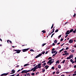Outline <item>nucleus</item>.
I'll list each match as a JSON object with an SVG mask.
<instances>
[{"label":"nucleus","instance_id":"nucleus-62","mask_svg":"<svg viewBox=\"0 0 76 76\" xmlns=\"http://www.w3.org/2000/svg\"><path fill=\"white\" fill-rule=\"evenodd\" d=\"M15 74H14V75H10V76H14L15 75Z\"/></svg>","mask_w":76,"mask_h":76},{"label":"nucleus","instance_id":"nucleus-35","mask_svg":"<svg viewBox=\"0 0 76 76\" xmlns=\"http://www.w3.org/2000/svg\"><path fill=\"white\" fill-rule=\"evenodd\" d=\"M70 61L72 63V62H73V59H71L70 60Z\"/></svg>","mask_w":76,"mask_h":76},{"label":"nucleus","instance_id":"nucleus-21","mask_svg":"<svg viewBox=\"0 0 76 76\" xmlns=\"http://www.w3.org/2000/svg\"><path fill=\"white\" fill-rule=\"evenodd\" d=\"M33 72H35V71H36V69L34 68H33Z\"/></svg>","mask_w":76,"mask_h":76},{"label":"nucleus","instance_id":"nucleus-51","mask_svg":"<svg viewBox=\"0 0 76 76\" xmlns=\"http://www.w3.org/2000/svg\"><path fill=\"white\" fill-rule=\"evenodd\" d=\"M48 53V51H47L45 53V54H47Z\"/></svg>","mask_w":76,"mask_h":76},{"label":"nucleus","instance_id":"nucleus-47","mask_svg":"<svg viewBox=\"0 0 76 76\" xmlns=\"http://www.w3.org/2000/svg\"><path fill=\"white\" fill-rule=\"evenodd\" d=\"M45 53V51H44V52H42V53L43 54H44Z\"/></svg>","mask_w":76,"mask_h":76},{"label":"nucleus","instance_id":"nucleus-26","mask_svg":"<svg viewBox=\"0 0 76 76\" xmlns=\"http://www.w3.org/2000/svg\"><path fill=\"white\" fill-rule=\"evenodd\" d=\"M66 59H67V60L70 59V58L69 56L66 58Z\"/></svg>","mask_w":76,"mask_h":76},{"label":"nucleus","instance_id":"nucleus-5","mask_svg":"<svg viewBox=\"0 0 76 76\" xmlns=\"http://www.w3.org/2000/svg\"><path fill=\"white\" fill-rule=\"evenodd\" d=\"M28 50H29V48L23 49L22 50L23 51V52H26V51H27Z\"/></svg>","mask_w":76,"mask_h":76},{"label":"nucleus","instance_id":"nucleus-38","mask_svg":"<svg viewBox=\"0 0 76 76\" xmlns=\"http://www.w3.org/2000/svg\"><path fill=\"white\" fill-rule=\"evenodd\" d=\"M76 75V73H75L74 74H72V76H75Z\"/></svg>","mask_w":76,"mask_h":76},{"label":"nucleus","instance_id":"nucleus-29","mask_svg":"<svg viewBox=\"0 0 76 76\" xmlns=\"http://www.w3.org/2000/svg\"><path fill=\"white\" fill-rule=\"evenodd\" d=\"M51 69L53 70H54V69H55L54 67V66L52 67L51 68Z\"/></svg>","mask_w":76,"mask_h":76},{"label":"nucleus","instance_id":"nucleus-57","mask_svg":"<svg viewBox=\"0 0 76 76\" xmlns=\"http://www.w3.org/2000/svg\"><path fill=\"white\" fill-rule=\"evenodd\" d=\"M46 45V43H44V44L43 45V46H44V45Z\"/></svg>","mask_w":76,"mask_h":76},{"label":"nucleus","instance_id":"nucleus-2","mask_svg":"<svg viewBox=\"0 0 76 76\" xmlns=\"http://www.w3.org/2000/svg\"><path fill=\"white\" fill-rule=\"evenodd\" d=\"M14 51H16L15 53H14V54H16V53H17L18 54L19 53V50H13Z\"/></svg>","mask_w":76,"mask_h":76},{"label":"nucleus","instance_id":"nucleus-27","mask_svg":"<svg viewBox=\"0 0 76 76\" xmlns=\"http://www.w3.org/2000/svg\"><path fill=\"white\" fill-rule=\"evenodd\" d=\"M58 31V29H56V30L55 31V32H57Z\"/></svg>","mask_w":76,"mask_h":76},{"label":"nucleus","instance_id":"nucleus-39","mask_svg":"<svg viewBox=\"0 0 76 76\" xmlns=\"http://www.w3.org/2000/svg\"><path fill=\"white\" fill-rule=\"evenodd\" d=\"M43 65L44 66H45V65H46V63L45 62L44 64H43Z\"/></svg>","mask_w":76,"mask_h":76},{"label":"nucleus","instance_id":"nucleus-12","mask_svg":"<svg viewBox=\"0 0 76 76\" xmlns=\"http://www.w3.org/2000/svg\"><path fill=\"white\" fill-rule=\"evenodd\" d=\"M73 31V29H71L69 31L70 33H71V32H72Z\"/></svg>","mask_w":76,"mask_h":76},{"label":"nucleus","instance_id":"nucleus-9","mask_svg":"<svg viewBox=\"0 0 76 76\" xmlns=\"http://www.w3.org/2000/svg\"><path fill=\"white\" fill-rule=\"evenodd\" d=\"M73 40L72 39H70L69 41V42L70 43H73Z\"/></svg>","mask_w":76,"mask_h":76},{"label":"nucleus","instance_id":"nucleus-40","mask_svg":"<svg viewBox=\"0 0 76 76\" xmlns=\"http://www.w3.org/2000/svg\"><path fill=\"white\" fill-rule=\"evenodd\" d=\"M39 72H37L36 73V75H38V74H39Z\"/></svg>","mask_w":76,"mask_h":76},{"label":"nucleus","instance_id":"nucleus-64","mask_svg":"<svg viewBox=\"0 0 76 76\" xmlns=\"http://www.w3.org/2000/svg\"><path fill=\"white\" fill-rule=\"evenodd\" d=\"M61 76H65V75H61Z\"/></svg>","mask_w":76,"mask_h":76},{"label":"nucleus","instance_id":"nucleus-11","mask_svg":"<svg viewBox=\"0 0 76 76\" xmlns=\"http://www.w3.org/2000/svg\"><path fill=\"white\" fill-rule=\"evenodd\" d=\"M60 63V62H59V60H58L56 61V64H59Z\"/></svg>","mask_w":76,"mask_h":76},{"label":"nucleus","instance_id":"nucleus-59","mask_svg":"<svg viewBox=\"0 0 76 76\" xmlns=\"http://www.w3.org/2000/svg\"><path fill=\"white\" fill-rule=\"evenodd\" d=\"M33 70V68L31 70H30V71L32 72V71Z\"/></svg>","mask_w":76,"mask_h":76},{"label":"nucleus","instance_id":"nucleus-20","mask_svg":"<svg viewBox=\"0 0 76 76\" xmlns=\"http://www.w3.org/2000/svg\"><path fill=\"white\" fill-rule=\"evenodd\" d=\"M42 32H43V33H45V32H46V31H45V30H43L42 31Z\"/></svg>","mask_w":76,"mask_h":76},{"label":"nucleus","instance_id":"nucleus-8","mask_svg":"<svg viewBox=\"0 0 76 76\" xmlns=\"http://www.w3.org/2000/svg\"><path fill=\"white\" fill-rule=\"evenodd\" d=\"M48 67H49V66H48V65H46L45 66L44 69H45L47 70V69H48Z\"/></svg>","mask_w":76,"mask_h":76},{"label":"nucleus","instance_id":"nucleus-44","mask_svg":"<svg viewBox=\"0 0 76 76\" xmlns=\"http://www.w3.org/2000/svg\"><path fill=\"white\" fill-rule=\"evenodd\" d=\"M51 58H51V57H49V58H48V60L51 59Z\"/></svg>","mask_w":76,"mask_h":76},{"label":"nucleus","instance_id":"nucleus-25","mask_svg":"<svg viewBox=\"0 0 76 76\" xmlns=\"http://www.w3.org/2000/svg\"><path fill=\"white\" fill-rule=\"evenodd\" d=\"M50 63H51L52 64V63H53V62H52V59H50Z\"/></svg>","mask_w":76,"mask_h":76},{"label":"nucleus","instance_id":"nucleus-53","mask_svg":"<svg viewBox=\"0 0 76 76\" xmlns=\"http://www.w3.org/2000/svg\"><path fill=\"white\" fill-rule=\"evenodd\" d=\"M76 16V13H75L74 14V15H73V17H75V16Z\"/></svg>","mask_w":76,"mask_h":76},{"label":"nucleus","instance_id":"nucleus-1","mask_svg":"<svg viewBox=\"0 0 76 76\" xmlns=\"http://www.w3.org/2000/svg\"><path fill=\"white\" fill-rule=\"evenodd\" d=\"M9 74V72L7 73H4L1 75V76H7Z\"/></svg>","mask_w":76,"mask_h":76},{"label":"nucleus","instance_id":"nucleus-10","mask_svg":"<svg viewBox=\"0 0 76 76\" xmlns=\"http://www.w3.org/2000/svg\"><path fill=\"white\" fill-rule=\"evenodd\" d=\"M42 73H44V72H45V69H42Z\"/></svg>","mask_w":76,"mask_h":76},{"label":"nucleus","instance_id":"nucleus-41","mask_svg":"<svg viewBox=\"0 0 76 76\" xmlns=\"http://www.w3.org/2000/svg\"><path fill=\"white\" fill-rule=\"evenodd\" d=\"M55 50V48H53L52 49V51H54Z\"/></svg>","mask_w":76,"mask_h":76},{"label":"nucleus","instance_id":"nucleus-24","mask_svg":"<svg viewBox=\"0 0 76 76\" xmlns=\"http://www.w3.org/2000/svg\"><path fill=\"white\" fill-rule=\"evenodd\" d=\"M30 51H33V52H34V51H35L34 50H33V49H30Z\"/></svg>","mask_w":76,"mask_h":76},{"label":"nucleus","instance_id":"nucleus-33","mask_svg":"<svg viewBox=\"0 0 76 76\" xmlns=\"http://www.w3.org/2000/svg\"><path fill=\"white\" fill-rule=\"evenodd\" d=\"M54 34H55V33H53V34H52V35L51 36V38H52L53 37V35H54Z\"/></svg>","mask_w":76,"mask_h":76},{"label":"nucleus","instance_id":"nucleus-14","mask_svg":"<svg viewBox=\"0 0 76 76\" xmlns=\"http://www.w3.org/2000/svg\"><path fill=\"white\" fill-rule=\"evenodd\" d=\"M11 72H13L14 73H15V71L13 69L12 71H11Z\"/></svg>","mask_w":76,"mask_h":76},{"label":"nucleus","instance_id":"nucleus-13","mask_svg":"<svg viewBox=\"0 0 76 76\" xmlns=\"http://www.w3.org/2000/svg\"><path fill=\"white\" fill-rule=\"evenodd\" d=\"M56 51L55 50L54 51H52V54H54V53H56Z\"/></svg>","mask_w":76,"mask_h":76},{"label":"nucleus","instance_id":"nucleus-55","mask_svg":"<svg viewBox=\"0 0 76 76\" xmlns=\"http://www.w3.org/2000/svg\"><path fill=\"white\" fill-rule=\"evenodd\" d=\"M29 75H30V74H29V73H28L27 74V76H28Z\"/></svg>","mask_w":76,"mask_h":76},{"label":"nucleus","instance_id":"nucleus-3","mask_svg":"<svg viewBox=\"0 0 76 76\" xmlns=\"http://www.w3.org/2000/svg\"><path fill=\"white\" fill-rule=\"evenodd\" d=\"M42 56V54L39 53L38 55L36 56V57L35 58H37L39 57H40V56Z\"/></svg>","mask_w":76,"mask_h":76},{"label":"nucleus","instance_id":"nucleus-54","mask_svg":"<svg viewBox=\"0 0 76 76\" xmlns=\"http://www.w3.org/2000/svg\"><path fill=\"white\" fill-rule=\"evenodd\" d=\"M9 42H10V43H12V41L10 40H9Z\"/></svg>","mask_w":76,"mask_h":76},{"label":"nucleus","instance_id":"nucleus-43","mask_svg":"<svg viewBox=\"0 0 76 76\" xmlns=\"http://www.w3.org/2000/svg\"><path fill=\"white\" fill-rule=\"evenodd\" d=\"M38 68V67H36L35 66H34V68L36 69H37Z\"/></svg>","mask_w":76,"mask_h":76},{"label":"nucleus","instance_id":"nucleus-61","mask_svg":"<svg viewBox=\"0 0 76 76\" xmlns=\"http://www.w3.org/2000/svg\"><path fill=\"white\" fill-rule=\"evenodd\" d=\"M67 51L66 50V51H64V53H67Z\"/></svg>","mask_w":76,"mask_h":76},{"label":"nucleus","instance_id":"nucleus-7","mask_svg":"<svg viewBox=\"0 0 76 76\" xmlns=\"http://www.w3.org/2000/svg\"><path fill=\"white\" fill-rule=\"evenodd\" d=\"M70 31L68 30L66 32V33L65 34L66 35H68V34H70Z\"/></svg>","mask_w":76,"mask_h":76},{"label":"nucleus","instance_id":"nucleus-28","mask_svg":"<svg viewBox=\"0 0 76 76\" xmlns=\"http://www.w3.org/2000/svg\"><path fill=\"white\" fill-rule=\"evenodd\" d=\"M31 75H32V76H34V75H35V73H31Z\"/></svg>","mask_w":76,"mask_h":76},{"label":"nucleus","instance_id":"nucleus-31","mask_svg":"<svg viewBox=\"0 0 76 76\" xmlns=\"http://www.w3.org/2000/svg\"><path fill=\"white\" fill-rule=\"evenodd\" d=\"M56 74H57V75H58V74H59V73H60V72L58 71L56 72Z\"/></svg>","mask_w":76,"mask_h":76},{"label":"nucleus","instance_id":"nucleus-52","mask_svg":"<svg viewBox=\"0 0 76 76\" xmlns=\"http://www.w3.org/2000/svg\"><path fill=\"white\" fill-rule=\"evenodd\" d=\"M45 62V61L44 60V61H42V63H44Z\"/></svg>","mask_w":76,"mask_h":76},{"label":"nucleus","instance_id":"nucleus-45","mask_svg":"<svg viewBox=\"0 0 76 76\" xmlns=\"http://www.w3.org/2000/svg\"><path fill=\"white\" fill-rule=\"evenodd\" d=\"M69 48L67 47V48H66V50H69Z\"/></svg>","mask_w":76,"mask_h":76},{"label":"nucleus","instance_id":"nucleus-37","mask_svg":"<svg viewBox=\"0 0 76 76\" xmlns=\"http://www.w3.org/2000/svg\"><path fill=\"white\" fill-rule=\"evenodd\" d=\"M26 72H27V73L28 72H30V70H28L27 71V70H26Z\"/></svg>","mask_w":76,"mask_h":76},{"label":"nucleus","instance_id":"nucleus-17","mask_svg":"<svg viewBox=\"0 0 76 76\" xmlns=\"http://www.w3.org/2000/svg\"><path fill=\"white\" fill-rule=\"evenodd\" d=\"M65 61H66V60H64V61H63L62 62H61V63H63V64H64Z\"/></svg>","mask_w":76,"mask_h":76},{"label":"nucleus","instance_id":"nucleus-46","mask_svg":"<svg viewBox=\"0 0 76 76\" xmlns=\"http://www.w3.org/2000/svg\"><path fill=\"white\" fill-rule=\"evenodd\" d=\"M23 70V68H22L20 69H19V71H20V70Z\"/></svg>","mask_w":76,"mask_h":76},{"label":"nucleus","instance_id":"nucleus-50","mask_svg":"<svg viewBox=\"0 0 76 76\" xmlns=\"http://www.w3.org/2000/svg\"><path fill=\"white\" fill-rule=\"evenodd\" d=\"M67 36H68V35H66L65 36V38H67Z\"/></svg>","mask_w":76,"mask_h":76},{"label":"nucleus","instance_id":"nucleus-34","mask_svg":"<svg viewBox=\"0 0 76 76\" xmlns=\"http://www.w3.org/2000/svg\"><path fill=\"white\" fill-rule=\"evenodd\" d=\"M71 52H72V53H74V52H75V50H72Z\"/></svg>","mask_w":76,"mask_h":76},{"label":"nucleus","instance_id":"nucleus-15","mask_svg":"<svg viewBox=\"0 0 76 76\" xmlns=\"http://www.w3.org/2000/svg\"><path fill=\"white\" fill-rule=\"evenodd\" d=\"M28 65H29V64H25L24 65V67H25V66H28Z\"/></svg>","mask_w":76,"mask_h":76},{"label":"nucleus","instance_id":"nucleus-49","mask_svg":"<svg viewBox=\"0 0 76 76\" xmlns=\"http://www.w3.org/2000/svg\"><path fill=\"white\" fill-rule=\"evenodd\" d=\"M55 73H56V72H53V75H54V74H55Z\"/></svg>","mask_w":76,"mask_h":76},{"label":"nucleus","instance_id":"nucleus-42","mask_svg":"<svg viewBox=\"0 0 76 76\" xmlns=\"http://www.w3.org/2000/svg\"><path fill=\"white\" fill-rule=\"evenodd\" d=\"M63 41V38H61V40H60V41Z\"/></svg>","mask_w":76,"mask_h":76},{"label":"nucleus","instance_id":"nucleus-6","mask_svg":"<svg viewBox=\"0 0 76 76\" xmlns=\"http://www.w3.org/2000/svg\"><path fill=\"white\" fill-rule=\"evenodd\" d=\"M21 73H27L26 72V70H24L22 71Z\"/></svg>","mask_w":76,"mask_h":76},{"label":"nucleus","instance_id":"nucleus-22","mask_svg":"<svg viewBox=\"0 0 76 76\" xmlns=\"http://www.w3.org/2000/svg\"><path fill=\"white\" fill-rule=\"evenodd\" d=\"M70 56L72 58H73V54H71L70 55Z\"/></svg>","mask_w":76,"mask_h":76},{"label":"nucleus","instance_id":"nucleus-23","mask_svg":"<svg viewBox=\"0 0 76 76\" xmlns=\"http://www.w3.org/2000/svg\"><path fill=\"white\" fill-rule=\"evenodd\" d=\"M65 56H68V55H69V53H65Z\"/></svg>","mask_w":76,"mask_h":76},{"label":"nucleus","instance_id":"nucleus-36","mask_svg":"<svg viewBox=\"0 0 76 76\" xmlns=\"http://www.w3.org/2000/svg\"><path fill=\"white\" fill-rule=\"evenodd\" d=\"M61 35H59L58 37V39L61 38Z\"/></svg>","mask_w":76,"mask_h":76},{"label":"nucleus","instance_id":"nucleus-60","mask_svg":"<svg viewBox=\"0 0 76 76\" xmlns=\"http://www.w3.org/2000/svg\"><path fill=\"white\" fill-rule=\"evenodd\" d=\"M52 45H53V46H54V45H55V44H54V43H53Z\"/></svg>","mask_w":76,"mask_h":76},{"label":"nucleus","instance_id":"nucleus-56","mask_svg":"<svg viewBox=\"0 0 76 76\" xmlns=\"http://www.w3.org/2000/svg\"><path fill=\"white\" fill-rule=\"evenodd\" d=\"M64 48H63V49H61V50L62 51H63V50H64Z\"/></svg>","mask_w":76,"mask_h":76},{"label":"nucleus","instance_id":"nucleus-18","mask_svg":"<svg viewBox=\"0 0 76 76\" xmlns=\"http://www.w3.org/2000/svg\"><path fill=\"white\" fill-rule=\"evenodd\" d=\"M57 42V40H55L54 41V43L55 44H56Z\"/></svg>","mask_w":76,"mask_h":76},{"label":"nucleus","instance_id":"nucleus-48","mask_svg":"<svg viewBox=\"0 0 76 76\" xmlns=\"http://www.w3.org/2000/svg\"><path fill=\"white\" fill-rule=\"evenodd\" d=\"M73 32V33H74V34H75V33H76V31H75V30H74V31H73V32Z\"/></svg>","mask_w":76,"mask_h":76},{"label":"nucleus","instance_id":"nucleus-63","mask_svg":"<svg viewBox=\"0 0 76 76\" xmlns=\"http://www.w3.org/2000/svg\"><path fill=\"white\" fill-rule=\"evenodd\" d=\"M13 73H13V72H12L10 74V75L11 74H13Z\"/></svg>","mask_w":76,"mask_h":76},{"label":"nucleus","instance_id":"nucleus-16","mask_svg":"<svg viewBox=\"0 0 76 76\" xmlns=\"http://www.w3.org/2000/svg\"><path fill=\"white\" fill-rule=\"evenodd\" d=\"M54 30H55V29H53L52 30V31L51 32V33H50V34H52V33H53V32H54Z\"/></svg>","mask_w":76,"mask_h":76},{"label":"nucleus","instance_id":"nucleus-32","mask_svg":"<svg viewBox=\"0 0 76 76\" xmlns=\"http://www.w3.org/2000/svg\"><path fill=\"white\" fill-rule=\"evenodd\" d=\"M50 60H49L48 62H47V64H49V63H50Z\"/></svg>","mask_w":76,"mask_h":76},{"label":"nucleus","instance_id":"nucleus-19","mask_svg":"<svg viewBox=\"0 0 76 76\" xmlns=\"http://www.w3.org/2000/svg\"><path fill=\"white\" fill-rule=\"evenodd\" d=\"M58 69H61V65H58Z\"/></svg>","mask_w":76,"mask_h":76},{"label":"nucleus","instance_id":"nucleus-30","mask_svg":"<svg viewBox=\"0 0 76 76\" xmlns=\"http://www.w3.org/2000/svg\"><path fill=\"white\" fill-rule=\"evenodd\" d=\"M61 51H62L61 50H60L58 52V54H60V53Z\"/></svg>","mask_w":76,"mask_h":76},{"label":"nucleus","instance_id":"nucleus-4","mask_svg":"<svg viewBox=\"0 0 76 76\" xmlns=\"http://www.w3.org/2000/svg\"><path fill=\"white\" fill-rule=\"evenodd\" d=\"M42 64V63H39V64H38L37 67L38 68H39V69H40V68H41V66Z\"/></svg>","mask_w":76,"mask_h":76},{"label":"nucleus","instance_id":"nucleus-58","mask_svg":"<svg viewBox=\"0 0 76 76\" xmlns=\"http://www.w3.org/2000/svg\"><path fill=\"white\" fill-rule=\"evenodd\" d=\"M74 68H75H75H76V65H75V66H74Z\"/></svg>","mask_w":76,"mask_h":76}]
</instances>
